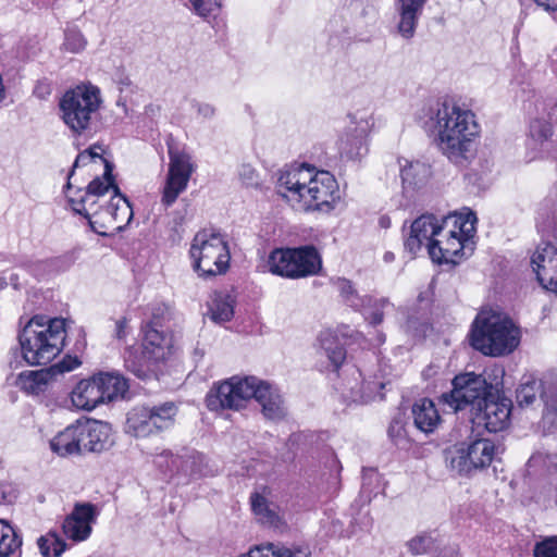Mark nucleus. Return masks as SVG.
Masks as SVG:
<instances>
[{"label":"nucleus","instance_id":"obj_60","mask_svg":"<svg viewBox=\"0 0 557 557\" xmlns=\"http://www.w3.org/2000/svg\"><path fill=\"white\" fill-rule=\"evenodd\" d=\"M89 161H92V156L90 154V152H81L76 159H75V162L73 164V169L72 171L70 172L69 174V180L72 177L73 173H74V170L79 166V165H85L87 164Z\"/></svg>","mask_w":557,"mask_h":557},{"label":"nucleus","instance_id":"obj_56","mask_svg":"<svg viewBox=\"0 0 557 557\" xmlns=\"http://www.w3.org/2000/svg\"><path fill=\"white\" fill-rule=\"evenodd\" d=\"M239 178L247 187H256L259 185L258 174L249 164H243L239 169Z\"/></svg>","mask_w":557,"mask_h":557},{"label":"nucleus","instance_id":"obj_30","mask_svg":"<svg viewBox=\"0 0 557 557\" xmlns=\"http://www.w3.org/2000/svg\"><path fill=\"white\" fill-rule=\"evenodd\" d=\"M126 432L135 437H147L157 433L148 407L135 408L128 412Z\"/></svg>","mask_w":557,"mask_h":557},{"label":"nucleus","instance_id":"obj_38","mask_svg":"<svg viewBox=\"0 0 557 557\" xmlns=\"http://www.w3.org/2000/svg\"><path fill=\"white\" fill-rule=\"evenodd\" d=\"M384 386L385 383L383 381L363 380L360 386H358L357 383L354 386H349V393L345 396L352 401L361 403H368L375 399L376 397L382 399L383 394L381 391L384 388Z\"/></svg>","mask_w":557,"mask_h":557},{"label":"nucleus","instance_id":"obj_19","mask_svg":"<svg viewBox=\"0 0 557 557\" xmlns=\"http://www.w3.org/2000/svg\"><path fill=\"white\" fill-rule=\"evenodd\" d=\"M251 398L261 407V412L267 420L280 421L287 414L285 401L278 389L269 382L256 377Z\"/></svg>","mask_w":557,"mask_h":557},{"label":"nucleus","instance_id":"obj_13","mask_svg":"<svg viewBox=\"0 0 557 557\" xmlns=\"http://www.w3.org/2000/svg\"><path fill=\"white\" fill-rule=\"evenodd\" d=\"M496 446L490 438H476L467 447L458 448L447 457L449 468L462 475H469L473 470L483 469L492 462Z\"/></svg>","mask_w":557,"mask_h":557},{"label":"nucleus","instance_id":"obj_21","mask_svg":"<svg viewBox=\"0 0 557 557\" xmlns=\"http://www.w3.org/2000/svg\"><path fill=\"white\" fill-rule=\"evenodd\" d=\"M446 235V230L441 228V220L433 214H422L417 218L411 226L408 237L405 240V249L416 255L422 245H429L437 235Z\"/></svg>","mask_w":557,"mask_h":557},{"label":"nucleus","instance_id":"obj_37","mask_svg":"<svg viewBox=\"0 0 557 557\" xmlns=\"http://www.w3.org/2000/svg\"><path fill=\"white\" fill-rule=\"evenodd\" d=\"M149 416H151L152 426L156 432L169 430L174 425L177 414V407L174 403L168 401L157 406L148 407Z\"/></svg>","mask_w":557,"mask_h":557},{"label":"nucleus","instance_id":"obj_58","mask_svg":"<svg viewBox=\"0 0 557 557\" xmlns=\"http://www.w3.org/2000/svg\"><path fill=\"white\" fill-rule=\"evenodd\" d=\"M33 92L38 99L45 100L51 95V86L48 82L39 81Z\"/></svg>","mask_w":557,"mask_h":557},{"label":"nucleus","instance_id":"obj_15","mask_svg":"<svg viewBox=\"0 0 557 557\" xmlns=\"http://www.w3.org/2000/svg\"><path fill=\"white\" fill-rule=\"evenodd\" d=\"M79 364L81 361L76 357H67L49 368L23 371L16 379V386L28 394H39L55 375L70 372Z\"/></svg>","mask_w":557,"mask_h":557},{"label":"nucleus","instance_id":"obj_33","mask_svg":"<svg viewBox=\"0 0 557 557\" xmlns=\"http://www.w3.org/2000/svg\"><path fill=\"white\" fill-rule=\"evenodd\" d=\"M95 377L100 392H103V403L123 396L128 389L126 380L117 373H99Z\"/></svg>","mask_w":557,"mask_h":557},{"label":"nucleus","instance_id":"obj_44","mask_svg":"<svg viewBox=\"0 0 557 557\" xmlns=\"http://www.w3.org/2000/svg\"><path fill=\"white\" fill-rule=\"evenodd\" d=\"M336 287L341 295L344 297L345 301L356 310H359L361 307H363L366 301H372V297L370 296L360 297L354 289L351 282L346 278H338L336 281Z\"/></svg>","mask_w":557,"mask_h":557},{"label":"nucleus","instance_id":"obj_27","mask_svg":"<svg viewBox=\"0 0 557 557\" xmlns=\"http://www.w3.org/2000/svg\"><path fill=\"white\" fill-rule=\"evenodd\" d=\"M414 426L421 432L429 434L435 431L441 423L438 410L429 398L417 400L411 408Z\"/></svg>","mask_w":557,"mask_h":557},{"label":"nucleus","instance_id":"obj_39","mask_svg":"<svg viewBox=\"0 0 557 557\" xmlns=\"http://www.w3.org/2000/svg\"><path fill=\"white\" fill-rule=\"evenodd\" d=\"M320 347L324 355L333 364L334 369H338L346 359V350L339 343L338 338L331 333H323L319 336Z\"/></svg>","mask_w":557,"mask_h":557},{"label":"nucleus","instance_id":"obj_42","mask_svg":"<svg viewBox=\"0 0 557 557\" xmlns=\"http://www.w3.org/2000/svg\"><path fill=\"white\" fill-rule=\"evenodd\" d=\"M22 544L14 529L4 520H0V557H9Z\"/></svg>","mask_w":557,"mask_h":557},{"label":"nucleus","instance_id":"obj_25","mask_svg":"<svg viewBox=\"0 0 557 557\" xmlns=\"http://www.w3.org/2000/svg\"><path fill=\"white\" fill-rule=\"evenodd\" d=\"M428 0H397L396 9L399 15L398 32L404 38L414 35L418 20Z\"/></svg>","mask_w":557,"mask_h":557},{"label":"nucleus","instance_id":"obj_53","mask_svg":"<svg viewBox=\"0 0 557 557\" xmlns=\"http://www.w3.org/2000/svg\"><path fill=\"white\" fill-rule=\"evenodd\" d=\"M182 455H174L170 450H164L157 459L159 467H166V470L172 474H182L181 470Z\"/></svg>","mask_w":557,"mask_h":557},{"label":"nucleus","instance_id":"obj_35","mask_svg":"<svg viewBox=\"0 0 557 557\" xmlns=\"http://www.w3.org/2000/svg\"><path fill=\"white\" fill-rule=\"evenodd\" d=\"M133 218V209L128 200L121 194L119 190V195L113 194L108 202L104 215L102 216V221H107L109 219L115 223L126 222L128 223Z\"/></svg>","mask_w":557,"mask_h":557},{"label":"nucleus","instance_id":"obj_16","mask_svg":"<svg viewBox=\"0 0 557 557\" xmlns=\"http://www.w3.org/2000/svg\"><path fill=\"white\" fill-rule=\"evenodd\" d=\"M511 407L507 398H499L493 393L481 409L472 413L473 424L483 425L490 433H496L506 429L510 421Z\"/></svg>","mask_w":557,"mask_h":557},{"label":"nucleus","instance_id":"obj_54","mask_svg":"<svg viewBox=\"0 0 557 557\" xmlns=\"http://www.w3.org/2000/svg\"><path fill=\"white\" fill-rule=\"evenodd\" d=\"M193 10L199 16L211 15L221 7V0H189Z\"/></svg>","mask_w":557,"mask_h":557},{"label":"nucleus","instance_id":"obj_49","mask_svg":"<svg viewBox=\"0 0 557 557\" xmlns=\"http://www.w3.org/2000/svg\"><path fill=\"white\" fill-rule=\"evenodd\" d=\"M388 436L392 442L399 448H406L409 445V440L406 434V429L401 419H394L387 430Z\"/></svg>","mask_w":557,"mask_h":557},{"label":"nucleus","instance_id":"obj_48","mask_svg":"<svg viewBox=\"0 0 557 557\" xmlns=\"http://www.w3.org/2000/svg\"><path fill=\"white\" fill-rule=\"evenodd\" d=\"M528 465L531 468H541L548 473L557 472V454L536 451L530 457Z\"/></svg>","mask_w":557,"mask_h":557},{"label":"nucleus","instance_id":"obj_20","mask_svg":"<svg viewBox=\"0 0 557 557\" xmlns=\"http://www.w3.org/2000/svg\"><path fill=\"white\" fill-rule=\"evenodd\" d=\"M81 453H101L108 449L113 441L108 423L97 420L77 422Z\"/></svg>","mask_w":557,"mask_h":557},{"label":"nucleus","instance_id":"obj_61","mask_svg":"<svg viewBox=\"0 0 557 557\" xmlns=\"http://www.w3.org/2000/svg\"><path fill=\"white\" fill-rule=\"evenodd\" d=\"M126 326H127V320L125 318L117 320L115 323V337L117 339H123L126 337Z\"/></svg>","mask_w":557,"mask_h":557},{"label":"nucleus","instance_id":"obj_6","mask_svg":"<svg viewBox=\"0 0 557 557\" xmlns=\"http://www.w3.org/2000/svg\"><path fill=\"white\" fill-rule=\"evenodd\" d=\"M113 164L110 161H104V173L102 176L95 177L86 187L85 190L77 188L72 191L70 182L66 184L69 190L67 198L73 210L86 218L89 222L91 230L95 233L104 235L106 232L100 231L96 224L97 220L94 218L104 215V210L110 200L107 199V194L112 189L113 194L119 195V187L114 184Z\"/></svg>","mask_w":557,"mask_h":557},{"label":"nucleus","instance_id":"obj_24","mask_svg":"<svg viewBox=\"0 0 557 557\" xmlns=\"http://www.w3.org/2000/svg\"><path fill=\"white\" fill-rule=\"evenodd\" d=\"M73 405L82 410L90 411L103 403V392H100L94 376L79 381L71 393Z\"/></svg>","mask_w":557,"mask_h":557},{"label":"nucleus","instance_id":"obj_28","mask_svg":"<svg viewBox=\"0 0 557 557\" xmlns=\"http://www.w3.org/2000/svg\"><path fill=\"white\" fill-rule=\"evenodd\" d=\"M124 363L127 371L141 380L156 377L160 366V363L148 357L144 348L140 352L131 349L127 350L124 357Z\"/></svg>","mask_w":557,"mask_h":557},{"label":"nucleus","instance_id":"obj_46","mask_svg":"<svg viewBox=\"0 0 557 557\" xmlns=\"http://www.w3.org/2000/svg\"><path fill=\"white\" fill-rule=\"evenodd\" d=\"M388 305V300L385 298L373 299L371 302L366 301L364 306L359 310L363 311L366 320L373 326L379 325L383 322L384 308Z\"/></svg>","mask_w":557,"mask_h":557},{"label":"nucleus","instance_id":"obj_55","mask_svg":"<svg viewBox=\"0 0 557 557\" xmlns=\"http://www.w3.org/2000/svg\"><path fill=\"white\" fill-rule=\"evenodd\" d=\"M534 557H557V536L537 543L534 547Z\"/></svg>","mask_w":557,"mask_h":557},{"label":"nucleus","instance_id":"obj_26","mask_svg":"<svg viewBox=\"0 0 557 557\" xmlns=\"http://www.w3.org/2000/svg\"><path fill=\"white\" fill-rule=\"evenodd\" d=\"M295 262L292 267L297 273H294V278L306 277L317 274L322 268V260L319 251L314 246L307 245L298 248H292Z\"/></svg>","mask_w":557,"mask_h":557},{"label":"nucleus","instance_id":"obj_57","mask_svg":"<svg viewBox=\"0 0 557 557\" xmlns=\"http://www.w3.org/2000/svg\"><path fill=\"white\" fill-rule=\"evenodd\" d=\"M191 107L197 111V114L202 119L209 120L215 115V108L210 103L193 100Z\"/></svg>","mask_w":557,"mask_h":557},{"label":"nucleus","instance_id":"obj_22","mask_svg":"<svg viewBox=\"0 0 557 557\" xmlns=\"http://www.w3.org/2000/svg\"><path fill=\"white\" fill-rule=\"evenodd\" d=\"M309 180V169L296 166L281 172L277 178V194L293 206L299 208L304 197L305 185Z\"/></svg>","mask_w":557,"mask_h":557},{"label":"nucleus","instance_id":"obj_1","mask_svg":"<svg viewBox=\"0 0 557 557\" xmlns=\"http://www.w3.org/2000/svg\"><path fill=\"white\" fill-rule=\"evenodd\" d=\"M429 123L441 151L451 162L463 165L474 156L480 125L471 110L444 101L430 109Z\"/></svg>","mask_w":557,"mask_h":557},{"label":"nucleus","instance_id":"obj_45","mask_svg":"<svg viewBox=\"0 0 557 557\" xmlns=\"http://www.w3.org/2000/svg\"><path fill=\"white\" fill-rule=\"evenodd\" d=\"M203 455L195 450L185 449L182 454L181 470L185 476H196L201 474Z\"/></svg>","mask_w":557,"mask_h":557},{"label":"nucleus","instance_id":"obj_23","mask_svg":"<svg viewBox=\"0 0 557 557\" xmlns=\"http://www.w3.org/2000/svg\"><path fill=\"white\" fill-rule=\"evenodd\" d=\"M143 348L150 359L161 364L175 354L176 347L171 330L152 329L143 331Z\"/></svg>","mask_w":557,"mask_h":557},{"label":"nucleus","instance_id":"obj_32","mask_svg":"<svg viewBox=\"0 0 557 557\" xmlns=\"http://www.w3.org/2000/svg\"><path fill=\"white\" fill-rule=\"evenodd\" d=\"M51 449L58 455L65 457L81 453L77 423L67 426L60 432L50 443Z\"/></svg>","mask_w":557,"mask_h":557},{"label":"nucleus","instance_id":"obj_10","mask_svg":"<svg viewBox=\"0 0 557 557\" xmlns=\"http://www.w3.org/2000/svg\"><path fill=\"white\" fill-rule=\"evenodd\" d=\"M256 376H233L226 381L214 384L206 397L209 410L223 409L239 410L251 398Z\"/></svg>","mask_w":557,"mask_h":557},{"label":"nucleus","instance_id":"obj_9","mask_svg":"<svg viewBox=\"0 0 557 557\" xmlns=\"http://www.w3.org/2000/svg\"><path fill=\"white\" fill-rule=\"evenodd\" d=\"M537 394L544 404L543 425L548 431L557 429V373L547 371L540 380L528 379L516 391L519 407L532 405Z\"/></svg>","mask_w":557,"mask_h":557},{"label":"nucleus","instance_id":"obj_31","mask_svg":"<svg viewBox=\"0 0 557 557\" xmlns=\"http://www.w3.org/2000/svg\"><path fill=\"white\" fill-rule=\"evenodd\" d=\"M251 509L263 524L278 527L282 519L275 504L269 502L263 495L252 493L250 496Z\"/></svg>","mask_w":557,"mask_h":557},{"label":"nucleus","instance_id":"obj_43","mask_svg":"<svg viewBox=\"0 0 557 557\" xmlns=\"http://www.w3.org/2000/svg\"><path fill=\"white\" fill-rule=\"evenodd\" d=\"M38 547L45 557H60L67 544L57 533L50 532L38 539Z\"/></svg>","mask_w":557,"mask_h":557},{"label":"nucleus","instance_id":"obj_50","mask_svg":"<svg viewBox=\"0 0 557 557\" xmlns=\"http://www.w3.org/2000/svg\"><path fill=\"white\" fill-rule=\"evenodd\" d=\"M70 268V262L62 258H55L47 261H38L29 265L30 271L38 275L42 271H65Z\"/></svg>","mask_w":557,"mask_h":557},{"label":"nucleus","instance_id":"obj_34","mask_svg":"<svg viewBox=\"0 0 557 557\" xmlns=\"http://www.w3.org/2000/svg\"><path fill=\"white\" fill-rule=\"evenodd\" d=\"M294 255L292 248L274 249L268 258L270 272L283 277L294 278V273H297L292 267V263L295 262Z\"/></svg>","mask_w":557,"mask_h":557},{"label":"nucleus","instance_id":"obj_52","mask_svg":"<svg viewBox=\"0 0 557 557\" xmlns=\"http://www.w3.org/2000/svg\"><path fill=\"white\" fill-rule=\"evenodd\" d=\"M86 44L87 41L79 30L69 29L65 32L63 46L67 51L78 53L85 49Z\"/></svg>","mask_w":557,"mask_h":557},{"label":"nucleus","instance_id":"obj_62","mask_svg":"<svg viewBox=\"0 0 557 557\" xmlns=\"http://www.w3.org/2000/svg\"><path fill=\"white\" fill-rule=\"evenodd\" d=\"M265 553L267 545H262L250 548L246 554H243L239 557H265Z\"/></svg>","mask_w":557,"mask_h":557},{"label":"nucleus","instance_id":"obj_40","mask_svg":"<svg viewBox=\"0 0 557 557\" xmlns=\"http://www.w3.org/2000/svg\"><path fill=\"white\" fill-rule=\"evenodd\" d=\"M210 313L214 322L230 321L234 315V299L226 294H215L210 306Z\"/></svg>","mask_w":557,"mask_h":557},{"label":"nucleus","instance_id":"obj_5","mask_svg":"<svg viewBox=\"0 0 557 557\" xmlns=\"http://www.w3.org/2000/svg\"><path fill=\"white\" fill-rule=\"evenodd\" d=\"M476 218L473 213L466 216L449 213L441 219V228L446 230V235H437L428 245V252L433 262L457 263V258L465 253L470 243V234L474 231Z\"/></svg>","mask_w":557,"mask_h":557},{"label":"nucleus","instance_id":"obj_12","mask_svg":"<svg viewBox=\"0 0 557 557\" xmlns=\"http://www.w3.org/2000/svg\"><path fill=\"white\" fill-rule=\"evenodd\" d=\"M338 198V186L331 173L321 171L312 175L309 170V180L305 185L299 209L327 211Z\"/></svg>","mask_w":557,"mask_h":557},{"label":"nucleus","instance_id":"obj_63","mask_svg":"<svg viewBox=\"0 0 557 557\" xmlns=\"http://www.w3.org/2000/svg\"><path fill=\"white\" fill-rule=\"evenodd\" d=\"M537 5L544 8L547 11L557 10V0H534Z\"/></svg>","mask_w":557,"mask_h":557},{"label":"nucleus","instance_id":"obj_2","mask_svg":"<svg viewBox=\"0 0 557 557\" xmlns=\"http://www.w3.org/2000/svg\"><path fill=\"white\" fill-rule=\"evenodd\" d=\"M65 321L35 315L23 327L18 342L24 360L30 366L47 364L63 349Z\"/></svg>","mask_w":557,"mask_h":557},{"label":"nucleus","instance_id":"obj_51","mask_svg":"<svg viewBox=\"0 0 557 557\" xmlns=\"http://www.w3.org/2000/svg\"><path fill=\"white\" fill-rule=\"evenodd\" d=\"M553 135L552 125L541 119H535L530 123V136L537 143H543Z\"/></svg>","mask_w":557,"mask_h":557},{"label":"nucleus","instance_id":"obj_29","mask_svg":"<svg viewBox=\"0 0 557 557\" xmlns=\"http://www.w3.org/2000/svg\"><path fill=\"white\" fill-rule=\"evenodd\" d=\"M431 175V166L420 161H406V164L400 169V176L405 188H420L428 183Z\"/></svg>","mask_w":557,"mask_h":557},{"label":"nucleus","instance_id":"obj_64","mask_svg":"<svg viewBox=\"0 0 557 557\" xmlns=\"http://www.w3.org/2000/svg\"><path fill=\"white\" fill-rule=\"evenodd\" d=\"M9 278H10V284L14 288H18V276H17V274L11 273Z\"/></svg>","mask_w":557,"mask_h":557},{"label":"nucleus","instance_id":"obj_41","mask_svg":"<svg viewBox=\"0 0 557 557\" xmlns=\"http://www.w3.org/2000/svg\"><path fill=\"white\" fill-rule=\"evenodd\" d=\"M265 557H311V549L306 544L268 543Z\"/></svg>","mask_w":557,"mask_h":557},{"label":"nucleus","instance_id":"obj_4","mask_svg":"<svg viewBox=\"0 0 557 557\" xmlns=\"http://www.w3.org/2000/svg\"><path fill=\"white\" fill-rule=\"evenodd\" d=\"M101 103L98 87L78 85L65 91L60 99V117L73 135H85L95 129Z\"/></svg>","mask_w":557,"mask_h":557},{"label":"nucleus","instance_id":"obj_17","mask_svg":"<svg viewBox=\"0 0 557 557\" xmlns=\"http://www.w3.org/2000/svg\"><path fill=\"white\" fill-rule=\"evenodd\" d=\"M99 509L91 503H76L62 523L63 533L74 542L87 540L92 532Z\"/></svg>","mask_w":557,"mask_h":557},{"label":"nucleus","instance_id":"obj_18","mask_svg":"<svg viewBox=\"0 0 557 557\" xmlns=\"http://www.w3.org/2000/svg\"><path fill=\"white\" fill-rule=\"evenodd\" d=\"M531 262L541 286L548 292L557 293V247L550 243L539 245Z\"/></svg>","mask_w":557,"mask_h":557},{"label":"nucleus","instance_id":"obj_3","mask_svg":"<svg viewBox=\"0 0 557 557\" xmlns=\"http://www.w3.org/2000/svg\"><path fill=\"white\" fill-rule=\"evenodd\" d=\"M520 338V329L509 317L498 312L478 314L470 334L471 346L492 357L512 352L519 346Z\"/></svg>","mask_w":557,"mask_h":557},{"label":"nucleus","instance_id":"obj_7","mask_svg":"<svg viewBox=\"0 0 557 557\" xmlns=\"http://www.w3.org/2000/svg\"><path fill=\"white\" fill-rule=\"evenodd\" d=\"M189 256L194 270L205 278L225 273L231 260L224 237L219 232L207 228L194 236Z\"/></svg>","mask_w":557,"mask_h":557},{"label":"nucleus","instance_id":"obj_11","mask_svg":"<svg viewBox=\"0 0 557 557\" xmlns=\"http://www.w3.org/2000/svg\"><path fill=\"white\" fill-rule=\"evenodd\" d=\"M169 170L161 198L165 207H170L176 201L177 197L187 188L195 172V164L188 152L169 146Z\"/></svg>","mask_w":557,"mask_h":557},{"label":"nucleus","instance_id":"obj_14","mask_svg":"<svg viewBox=\"0 0 557 557\" xmlns=\"http://www.w3.org/2000/svg\"><path fill=\"white\" fill-rule=\"evenodd\" d=\"M373 126L371 116H351V123L338 140L342 158L360 161L369 152L368 136Z\"/></svg>","mask_w":557,"mask_h":557},{"label":"nucleus","instance_id":"obj_59","mask_svg":"<svg viewBox=\"0 0 557 557\" xmlns=\"http://www.w3.org/2000/svg\"><path fill=\"white\" fill-rule=\"evenodd\" d=\"M15 495L13 488L9 484H0V505L12 503Z\"/></svg>","mask_w":557,"mask_h":557},{"label":"nucleus","instance_id":"obj_36","mask_svg":"<svg viewBox=\"0 0 557 557\" xmlns=\"http://www.w3.org/2000/svg\"><path fill=\"white\" fill-rule=\"evenodd\" d=\"M175 312L166 304H154L150 308V315L143 322L141 331L157 329L170 330L171 322L174 320Z\"/></svg>","mask_w":557,"mask_h":557},{"label":"nucleus","instance_id":"obj_8","mask_svg":"<svg viewBox=\"0 0 557 557\" xmlns=\"http://www.w3.org/2000/svg\"><path fill=\"white\" fill-rule=\"evenodd\" d=\"M453 389L441 396L442 401L451 408L455 412L470 408L471 413L481 409L495 388L487 382L483 374L473 372L460 373L451 382Z\"/></svg>","mask_w":557,"mask_h":557},{"label":"nucleus","instance_id":"obj_47","mask_svg":"<svg viewBox=\"0 0 557 557\" xmlns=\"http://www.w3.org/2000/svg\"><path fill=\"white\" fill-rule=\"evenodd\" d=\"M435 537L432 533L422 532L412 537L408 543V549L413 555L430 553L435 547Z\"/></svg>","mask_w":557,"mask_h":557}]
</instances>
